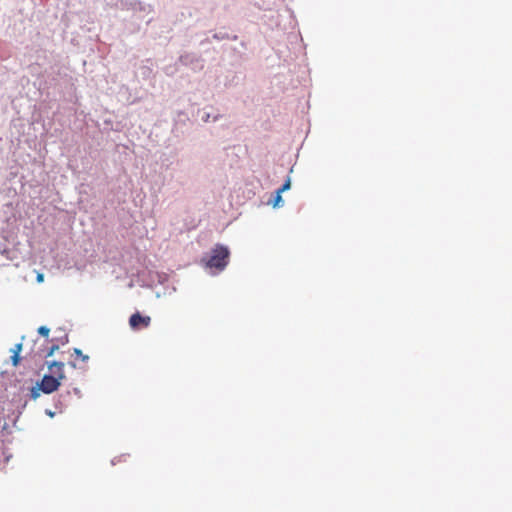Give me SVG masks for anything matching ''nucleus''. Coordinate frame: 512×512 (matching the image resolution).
Returning <instances> with one entry per match:
<instances>
[{"label": "nucleus", "instance_id": "423d86ee", "mask_svg": "<svg viewBox=\"0 0 512 512\" xmlns=\"http://www.w3.org/2000/svg\"><path fill=\"white\" fill-rule=\"evenodd\" d=\"M150 322L151 318L149 316H143L139 312L132 314L129 319V324L134 330L146 328L149 326Z\"/></svg>", "mask_w": 512, "mask_h": 512}, {"label": "nucleus", "instance_id": "aec40b11", "mask_svg": "<svg viewBox=\"0 0 512 512\" xmlns=\"http://www.w3.org/2000/svg\"><path fill=\"white\" fill-rule=\"evenodd\" d=\"M45 413L51 418L55 416V413L49 409H47Z\"/></svg>", "mask_w": 512, "mask_h": 512}, {"label": "nucleus", "instance_id": "6ab92c4d", "mask_svg": "<svg viewBox=\"0 0 512 512\" xmlns=\"http://www.w3.org/2000/svg\"><path fill=\"white\" fill-rule=\"evenodd\" d=\"M43 280H44V275L43 274H38L37 275V282L41 283V282H43Z\"/></svg>", "mask_w": 512, "mask_h": 512}, {"label": "nucleus", "instance_id": "f3484780", "mask_svg": "<svg viewBox=\"0 0 512 512\" xmlns=\"http://www.w3.org/2000/svg\"><path fill=\"white\" fill-rule=\"evenodd\" d=\"M59 349V346L57 344H53L49 350L47 351L45 357H50L54 354L55 351H57Z\"/></svg>", "mask_w": 512, "mask_h": 512}, {"label": "nucleus", "instance_id": "a211bd4d", "mask_svg": "<svg viewBox=\"0 0 512 512\" xmlns=\"http://www.w3.org/2000/svg\"><path fill=\"white\" fill-rule=\"evenodd\" d=\"M74 354H75V355H77V356H79V357H81L83 361H86V360H88V358H89L87 355H84V354L82 353V351H81L80 349H78V348H75V349H74Z\"/></svg>", "mask_w": 512, "mask_h": 512}, {"label": "nucleus", "instance_id": "39448f33", "mask_svg": "<svg viewBox=\"0 0 512 512\" xmlns=\"http://www.w3.org/2000/svg\"><path fill=\"white\" fill-rule=\"evenodd\" d=\"M16 212L17 204H15L13 201L5 203L0 208V222L8 224L12 219H15Z\"/></svg>", "mask_w": 512, "mask_h": 512}, {"label": "nucleus", "instance_id": "0eeeda50", "mask_svg": "<svg viewBox=\"0 0 512 512\" xmlns=\"http://www.w3.org/2000/svg\"><path fill=\"white\" fill-rule=\"evenodd\" d=\"M209 109L210 110H208L207 108H203L202 110L199 111L201 120L204 123L218 121L221 118V115L219 113H215L212 108H209Z\"/></svg>", "mask_w": 512, "mask_h": 512}, {"label": "nucleus", "instance_id": "f03ea898", "mask_svg": "<svg viewBox=\"0 0 512 512\" xmlns=\"http://www.w3.org/2000/svg\"><path fill=\"white\" fill-rule=\"evenodd\" d=\"M118 7L122 10L132 11L135 16L143 19L146 15L152 13L153 8L150 4L137 0H121Z\"/></svg>", "mask_w": 512, "mask_h": 512}, {"label": "nucleus", "instance_id": "7ed1b4c3", "mask_svg": "<svg viewBox=\"0 0 512 512\" xmlns=\"http://www.w3.org/2000/svg\"><path fill=\"white\" fill-rule=\"evenodd\" d=\"M204 62L202 56L195 52H184L178 58V63L190 68L194 72L201 71L204 68Z\"/></svg>", "mask_w": 512, "mask_h": 512}, {"label": "nucleus", "instance_id": "1a4fd4ad", "mask_svg": "<svg viewBox=\"0 0 512 512\" xmlns=\"http://www.w3.org/2000/svg\"><path fill=\"white\" fill-rule=\"evenodd\" d=\"M22 350V343H17L13 349H11L12 356L11 362L13 366H17L20 362V352Z\"/></svg>", "mask_w": 512, "mask_h": 512}, {"label": "nucleus", "instance_id": "f257e3e1", "mask_svg": "<svg viewBox=\"0 0 512 512\" xmlns=\"http://www.w3.org/2000/svg\"><path fill=\"white\" fill-rule=\"evenodd\" d=\"M229 249L227 246L217 244L214 248H212L211 252L202 258V263L205 268L210 270H215L212 272L213 274L222 272L226 266L228 265L229 260Z\"/></svg>", "mask_w": 512, "mask_h": 512}, {"label": "nucleus", "instance_id": "6e6552de", "mask_svg": "<svg viewBox=\"0 0 512 512\" xmlns=\"http://www.w3.org/2000/svg\"><path fill=\"white\" fill-rule=\"evenodd\" d=\"M47 365L53 375H56L59 378H65L63 362L52 361V362H47Z\"/></svg>", "mask_w": 512, "mask_h": 512}, {"label": "nucleus", "instance_id": "dca6fc26", "mask_svg": "<svg viewBox=\"0 0 512 512\" xmlns=\"http://www.w3.org/2000/svg\"><path fill=\"white\" fill-rule=\"evenodd\" d=\"M212 37L216 40H224L228 38V34L224 32L214 33Z\"/></svg>", "mask_w": 512, "mask_h": 512}, {"label": "nucleus", "instance_id": "9d476101", "mask_svg": "<svg viewBox=\"0 0 512 512\" xmlns=\"http://www.w3.org/2000/svg\"><path fill=\"white\" fill-rule=\"evenodd\" d=\"M269 203L272 204V206L274 208L282 206L283 199H282L281 194L276 191L274 198L272 200H270Z\"/></svg>", "mask_w": 512, "mask_h": 512}, {"label": "nucleus", "instance_id": "f8f14e48", "mask_svg": "<svg viewBox=\"0 0 512 512\" xmlns=\"http://www.w3.org/2000/svg\"><path fill=\"white\" fill-rule=\"evenodd\" d=\"M178 71L177 63L174 65H169L164 68V73L167 76H173Z\"/></svg>", "mask_w": 512, "mask_h": 512}, {"label": "nucleus", "instance_id": "20e7f679", "mask_svg": "<svg viewBox=\"0 0 512 512\" xmlns=\"http://www.w3.org/2000/svg\"><path fill=\"white\" fill-rule=\"evenodd\" d=\"M62 379L53 374H45L39 382L41 391L45 394L53 393L60 387V380Z\"/></svg>", "mask_w": 512, "mask_h": 512}, {"label": "nucleus", "instance_id": "4468645a", "mask_svg": "<svg viewBox=\"0 0 512 512\" xmlns=\"http://www.w3.org/2000/svg\"><path fill=\"white\" fill-rule=\"evenodd\" d=\"M4 191L9 198H15L17 196V190L11 186L6 187Z\"/></svg>", "mask_w": 512, "mask_h": 512}, {"label": "nucleus", "instance_id": "2eb2a0df", "mask_svg": "<svg viewBox=\"0 0 512 512\" xmlns=\"http://www.w3.org/2000/svg\"><path fill=\"white\" fill-rule=\"evenodd\" d=\"M50 329L47 326H40L38 328V333L43 337L49 336Z\"/></svg>", "mask_w": 512, "mask_h": 512}, {"label": "nucleus", "instance_id": "ddd939ff", "mask_svg": "<svg viewBox=\"0 0 512 512\" xmlns=\"http://www.w3.org/2000/svg\"><path fill=\"white\" fill-rule=\"evenodd\" d=\"M291 187V180L290 178L288 177L286 179V181L282 184V186L280 188L277 189V192H279L280 194H282L283 192L289 190Z\"/></svg>", "mask_w": 512, "mask_h": 512}, {"label": "nucleus", "instance_id": "412c9836", "mask_svg": "<svg viewBox=\"0 0 512 512\" xmlns=\"http://www.w3.org/2000/svg\"><path fill=\"white\" fill-rule=\"evenodd\" d=\"M68 342V336L65 335L63 338H61V343L64 345Z\"/></svg>", "mask_w": 512, "mask_h": 512}, {"label": "nucleus", "instance_id": "4be33fe9", "mask_svg": "<svg viewBox=\"0 0 512 512\" xmlns=\"http://www.w3.org/2000/svg\"><path fill=\"white\" fill-rule=\"evenodd\" d=\"M117 461H119L118 458H114V459L111 460V464L115 465Z\"/></svg>", "mask_w": 512, "mask_h": 512}, {"label": "nucleus", "instance_id": "9b49d317", "mask_svg": "<svg viewBox=\"0 0 512 512\" xmlns=\"http://www.w3.org/2000/svg\"><path fill=\"white\" fill-rule=\"evenodd\" d=\"M40 391H41L40 384L37 383L36 386H34L30 389V398L33 400H36L40 396Z\"/></svg>", "mask_w": 512, "mask_h": 512}]
</instances>
